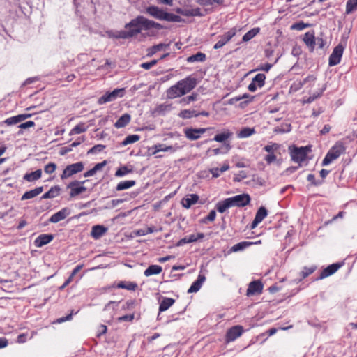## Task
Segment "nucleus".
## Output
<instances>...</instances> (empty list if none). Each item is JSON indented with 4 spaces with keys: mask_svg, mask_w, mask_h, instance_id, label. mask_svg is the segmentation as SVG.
Returning <instances> with one entry per match:
<instances>
[{
    "mask_svg": "<svg viewBox=\"0 0 357 357\" xmlns=\"http://www.w3.org/2000/svg\"><path fill=\"white\" fill-rule=\"evenodd\" d=\"M345 151V147L342 142H337L332 146L322 161V165L326 166L337 159Z\"/></svg>",
    "mask_w": 357,
    "mask_h": 357,
    "instance_id": "nucleus-3",
    "label": "nucleus"
},
{
    "mask_svg": "<svg viewBox=\"0 0 357 357\" xmlns=\"http://www.w3.org/2000/svg\"><path fill=\"white\" fill-rule=\"evenodd\" d=\"M132 172V169H129L127 166H123L119 168L116 172L115 176L117 177H122L129 173Z\"/></svg>",
    "mask_w": 357,
    "mask_h": 357,
    "instance_id": "nucleus-48",
    "label": "nucleus"
},
{
    "mask_svg": "<svg viewBox=\"0 0 357 357\" xmlns=\"http://www.w3.org/2000/svg\"><path fill=\"white\" fill-rule=\"evenodd\" d=\"M84 169V163L78 162L66 166L61 175V178L64 180L73 175L81 172Z\"/></svg>",
    "mask_w": 357,
    "mask_h": 357,
    "instance_id": "nucleus-6",
    "label": "nucleus"
},
{
    "mask_svg": "<svg viewBox=\"0 0 357 357\" xmlns=\"http://www.w3.org/2000/svg\"><path fill=\"white\" fill-rule=\"evenodd\" d=\"M343 51L344 47L340 44L337 45L333 49L332 54L329 56L328 65L330 66H334L340 63L342 56Z\"/></svg>",
    "mask_w": 357,
    "mask_h": 357,
    "instance_id": "nucleus-9",
    "label": "nucleus"
},
{
    "mask_svg": "<svg viewBox=\"0 0 357 357\" xmlns=\"http://www.w3.org/2000/svg\"><path fill=\"white\" fill-rule=\"evenodd\" d=\"M341 265L339 264H333L325 268L321 273L320 276L318 279L322 280L326 277H328L335 273L340 268Z\"/></svg>",
    "mask_w": 357,
    "mask_h": 357,
    "instance_id": "nucleus-18",
    "label": "nucleus"
},
{
    "mask_svg": "<svg viewBox=\"0 0 357 357\" xmlns=\"http://www.w3.org/2000/svg\"><path fill=\"white\" fill-rule=\"evenodd\" d=\"M83 268V265H77L71 272L68 278L65 281L62 286L60 287L61 289L66 287L73 280L74 276Z\"/></svg>",
    "mask_w": 357,
    "mask_h": 357,
    "instance_id": "nucleus-32",
    "label": "nucleus"
},
{
    "mask_svg": "<svg viewBox=\"0 0 357 357\" xmlns=\"http://www.w3.org/2000/svg\"><path fill=\"white\" fill-rule=\"evenodd\" d=\"M255 133V128H251L248 127L243 128L238 133L237 137L240 139L247 138L250 137L252 135Z\"/></svg>",
    "mask_w": 357,
    "mask_h": 357,
    "instance_id": "nucleus-35",
    "label": "nucleus"
},
{
    "mask_svg": "<svg viewBox=\"0 0 357 357\" xmlns=\"http://www.w3.org/2000/svg\"><path fill=\"white\" fill-rule=\"evenodd\" d=\"M267 214L268 213L266 208L264 206H261L257 211L255 218L259 220V222H261L267 216Z\"/></svg>",
    "mask_w": 357,
    "mask_h": 357,
    "instance_id": "nucleus-46",
    "label": "nucleus"
},
{
    "mask_svg": "<svg viewBox=\"0 0 357 357\" xmlns=\"http://www.w3.org/2000/svg\"><path fill=\"white\" fill-rule=\"evenodd\" d=\"M259 28H254L250 30L243 36V41L248 42L250 40L259 32Z\"/></svg>",
    "mask_w": 357,
    "mask_h": 357,
    "instance_id": "nucleus-43",
    "label": "nucleus"
},
{
    "mask_svg": "<svg viewBox=\"0 0 357 357\" xmlns=\"http://www.w3.org/2000/svg\"><path fill=\"white\" fill-rule=\"evenodd\" d=\"M315 266L304 267L301 273L302 278H305L306 277L312 274L315 271Z\"/></svg>",
    "mask_w": 357,
    "mask_h": 357,
    "instance_id": "nucleus-52",
    "label": "nucleus"
},
{
    "mask_svg": "<svg viewBox=\"0 0 357 357\" xmlns=\"http://www.w3.org/2000/svg\"><path fill=\"white\" fill-rule=\"evenodd\" d=\"M135 184H136V182H135V181H133V180L121 181L116 185V190L117 191H121L123 190L130 188L133 187L134 185H135Z\"/></svg>",
    "mask_w": 357,
    "mask_h": 357,
    "instance_id": "nucleus-31",
    "label": "nucleus"
},
{
    "mask_svg": "<svg viewBox=\"0 0 357 357\" xmlns=\"http://www.w3.org/2000/svg\"><path fill=\"white\" fill-rule=\"evenodd\" d=\"M199 196L195 194H191L189 197L182 199V206L185 208H189L192 205L198 202Z\"/></svg>",
    "mask_w": 357,
    "mask_h": 357,
    "instance_id": "nucleus-22",
    "label": "nucleus"
},
{
    "mask_svg": "<svg viewBox=\"0 0 357 357\" xmlns=\"http://www.w3.org/2000/svg\"><path fill=\"white\" fill-rule=\"evenodd\" d=\"M125 29L127 38H132L140 33L142 30L149 31L151 29H162L163 26L155 21L149 20L142 15H138L130 22L126 24Z\"/></svg>",
    "mask_w": 357,
    "mask_h": 357,
    "instance_id": "nucleus-1",
    "label": "nucleus"
},
{
    "mask_svg": "<svg viewBox=\"0 0 357 357\" xmlns=\"http://www.w3.org/2000/svg\"><path fill=\"white\" fill-rule=\"evenodd\" d=\"M175 300L171 298H164L159 306V312H164L168 310L174 303Z\"/></svg>",
    "mask_w": 357,
    "mask_h": 357,
    "instance_id": "nucleus-27",
    "label": "nucleus"
},
{
    "mask_svg": "<svg viewBox=\"0 0 357 357\" xmlns=\"http://www.w3.org/2000/svg\"><path fill=\"white\" fill-rule=\"evenodd\" d=\"M308 26H309L308 24H305L303 22H298V23L294 24L291 26V29H296V30L301 31V30H303L305 28L307 27Z\"/></svg>",
    "mask_w": 357,
    "mask_h": 357,
    "instance_id": "nucleus-58",
    "label": "nucleus"
},
{
    "mask_svg": "<svg viewBox=\"0 0 357 357\" xmlns=\"http://www.w3.org/2000/svg\"><path fill=\"white\" fill-rule=\"evenodd\" d=\"M198 94L197 93H192L190 96H188L187 97L183 98L180 100L179 103L185 106L187 105H189L191 102L195 101L197 100Z\"/></svg>",
    "mask_w": 357,
    "mask_h": 357,
    "instance_id": "nucleus-42",
    "label": "nucleus"
},
{
    "mask_svg": "<svg viewBox=\"0 0 357 357\" xmlns=\"http://www.w3.org/2000/svg\"><path fill=\"white\" fill-rule=\"evenodd\" d=\"M157 60H152L150 62H146L141 64V67L145 70H149L157 63Z\"/></svg>",
    "mask_w": 357,
    "mask_h": 357,
    "instance_id": "nucleus-57",
    "label": "nucleus"
},
{
    "mask_svg": "<svg viewBox=\"0 0 357 357\" xmlns=\"http://www.w3.org/2000/svg\"><path fill=\"white\" fill-rule=\"evenodd\" d=\"M357 10V0H348L346 4V13L347 14L353 13Z\"/></svg>",
    "mask_w": 357,
    "mask_h": 357,
    "instance_id": "nucleus-44",
    "label": "nucleus"
},
{
    "mask_svg": "<svg viewBox=\"0 0 357 357\" xmlns=\"http://www.w3.org/2000/svg\"><path fill=\"white\" fill-rule=\"evenodd\" d=\"M197 84L196 78L188 76L169 87L166 91L167 97L169 99L181 97L195 89Z\"/></svg>",
    "mask_w": 357,
    "mask_h": 357,
    "instance_id": "nucleus-2",
    "label": "nucleus"
},
{
    "mask_svg": "<svg viewBox=\"0 0 357 357\" xmlns=\"http://www.w3.org/2000/svg\"><path fill=\"white\" fill-rule=\"evenodd\" d=\"M280 145L276 143H271L270 144H268L264 147V150L268 153H274V151L279 149Z\"/></svg>",
    "mask_w": 357,
    "mask_h": 357,
    "instance_id": "nucleus-51",
    "label": "nucleus"
},
{
    "mask_svg": "<svg viewBox=\"0 0 357 357\" xmlns=\"http://www.w3.org/2000/svg\"><path fill=\"white\" fill-rule=\"evenodd\" d=\"M204 237V234L203 233H198L197 234H191L190 236H185L178 241L176 243L177 246H182L185 243H190L193 242H196L199 240L203 239Z\"/></svg>",
    "mask_w": 357,
    "mask_h": 357,
    "instance_id": "nucleus-16",
    "label": "nucleus"
},
{
    "mask_svg": "<svg viewBox=\"0 0 357 357\" xmlns=\"http://www.w3.org/2000/svg\"><path fill=\"white\" fill-rule=\"evenodd\" d=\"M229 169V165L227 163H225L221 168H211L209 172L212 174L213 178H218L220 176L221 173L227 171Z\"/></svg>",
    "mask_w": 357,
    "mask_h": 357,
    "instance_id": "nucleus-30",
    "label": "nucleus"
},
{
    "mask_svg": "<svg viewBox=\"0 0 357 357\" xmlns=\"http://www.w3.org/2000/svg\"><path fill=\"white\" fill-rule=\"evenodd\" d=\"M105 149V146L103 144H97L91 148L88 151L87 154H96L101 152Z\"/></svg>",
    "mask_w": 357,
    "mask_h": 357,
    "instance_id": "nucleus-49",
    "label": "nucleus"
},
{
    "mask_svg": "<svg viewBox=\"0 0 357 357\" xmlns=\"http://www.w3.org/2000/svg\"><path fill=\"white\" fill-rule=\"evenodd\" d=\"M42 171L41 169H37L35 172H32L29 174H26L24 176V179L32 182L39 179L41 177Z\"/></svg>",
    "mask_w": 357,
    "mask_h": 357,
    "instance_id": "nucleus-33",
    "label": "nucleus"
},
{
    "mask_svg": "<svg viewBox=\"0 0 357 357\" xmlns=\"http://www.w3.org/2000/svg\"><path fill=\"white\" fill-rule=\"evenodd\" d=\"M139 139L140 137L138 135H130L124 139V140L121 142V145L127 146L128 144H133L139 141Z\"/></svg>",
    "mask_w": 357,
    "mask_h": 357,
    "instance_id": "nucleus-41",
    "label": "nucleus"
},
{
    "mask_svg": "<svg viewBox=\"0 0 357 357\" xmlns=\"http://www.w3.org/2000/svg\"><path fill=\"white\" fill-rule=\"evenodd\" d=\"M232 207L229 199H225L222 202H219L216 204V209L219 213H224L227 208Z\"/></svg>",
    "mask_w": 357,
    "mask_h": 357,
    "instance_id": "nucleus-36",
    "label": "nucleus"
},
{
    "mask_svg": "<svg viewBox=\"0 0 357 357\" xmlns=\"http://www.w3.org/2000/svg\"><path fill=\"white\" fill-rule=\"evenodd\" d=\"M86 130V127L83 124H78L75 126L70 132V135L80 134Z\"/></svg>",
    "mask_w": 357,
    "mask_h": 357,
    "instance_id": "nucleus-50",
    "label": "nucleus"
},
{
    "mask_svg": "<svg viewBox=\"0 0 357 357\" xmlns=\"http://www.w3.org/2000/svg\"><path fill=\"white\" fill-rule=\"evenodd\" d=\"M116 287L119 289L135 291L137 288V284L133 282L121 281L116 284Z\"/></svg>",
    "mask_w": 357,
    "mask_h": 357,
    "instance_id": "nucleus-28",
    "label": "nucleus"
},
{
    "mask_svg": "<svg viewBox=\"0 0 357 357\" xmlns=\"http://www.w3.org/2000/svg\"><path fill=\"white\" fill-rule=\"evenodd\" d=\"M105 33L109 38L127 39V37L126 35V31H107L105 32Z\"/></svg>",
    "mask_w": 357,
    "mask_h": 357,
    "instance_id": "nucleus-37",
    "label": "nucleus"
},
{
    "mask_svg": "<svg viewBox=\"0 0 357 357\" xmlns=\"http://www.w3.org/2000/svg\"><path fill=\"white\" fill-rule=\"evenodd\" d=\"M61 188L58 185L52 187L47 192L43 195L41 199H52L59 195Z\"/></svg>",
    "mask_w": 357,
    "mask_h": 357,
    "instance_id": "nucleus-24",
    "label": "nucleus"
},
{
    "mask_svg": "<svg viewBox=\"0 0 357 357\" xmlns=\"http://www.w3.org/2000/svg\"><path fill=\"white\" fill-rule=\"evenodd\" d=\"M70 214V210L68 208H67V207L63 208L59 211L53 214L49 219V221L52 223H57V222L64 220Z\"/></svg>",
    "mask_w": 357,
    "mask_h": 357,
    "instance_id": "nucleus-14",
    "label": "nucleus"
},
{
    "mask_svg": "<svg viewBox=\"0 0 357 357\" xmlns=\"http://www.w3.org/2000/svg\"><path fill=\"white\" fill-rule=\"evenodd\" d=\"M233 135V133L229 130H226L220 134L215 135L213 140L218 142H224Z\"/></svg>",
    "mask_w": 357,
    "mask_h": 357,
    "instance_id": "nucleus-29",
    "label": "nucleus"
},
{
    "mask_svg": "<svg viewBox=\"0 0 357 357\" xmlns=\"http://www.w3.org/2000/svg\"><path fill=\"white\" fill-rule=\"evenodd\" d=\"M275 160H276V156L274 153H268L265 157V160L266 161V162L268 164H271V163L273 162L274 161H275Z\"/></svg>",
    "mask_w": 357,
    "mask_h": 357,
    "instance_id": "nucleus-64",
    "label": "nucleus"
},
{
    "mask_svg": "<svg viewBox=\"0 0 357 357\" xmlns=\"http://www.w3.org/2000/svg\"><path fill=\"white\" fill-rule=\"evenodd\" d=\"M178 116L182 119H190L192 117L199 116V114H197V112L195 110L184 109L179 113Z\"/></svg>",
    "mask_w": 357,
    "mask_h": 357,
    "instance_id": "nucleus-39",
    "label": "nucleus"
},
{
    "mask_svg": "<svg viewBox=\"0 0 357 357\" xmlns=\"http://www.w3.org/2000/svg\"><path fill=\"white\" fill-rule=\"evenodd\" d=\"M134 319V314H127L122 317H119L118 320L119 321H131Z\"/></svg>",
    "mask_w": 357,
    "mask_h": 357,
    "instance_id": "nucleus-63",
    "label": "nucleus"
},
{
    "mask_svg": "<svg viewBox=\"0 0 357 357\" xmlns=\"http://www.w3.org/2000/svg\"><path fill=\"white\" fill-rule=\"evenodd\" d=\"M236 33V29L232 28L224 34L218 36V42L214 45L215 50L220 49L226 45Z\"/></svg>",
    "mask_w": 357,
    "mask_h": 357,
    "instance_id": "nucleus-8",
    "label": "nucleus"
},
{
    "mask_svg": "<svg viewBox=\"0 0 357 357\" xmlns=\"http://www.w3.org/2000/svg\"><path fill=\"white\" fill-rule=\"evenodd\" d=\"M252 244H253L252 242H248V241L240 242V243L234 245V246H232L231 248V251H232V252L241 251Z\"/></svg>",
    "mask_w": 357,
    "mask_h": 357,
    "instance_id": "nucleus-40",
    "label": "nucleus"
},
{
    "mask_svg": "<svg viewBox=\"0 0 357 357\" xmlns=\"http://www.w3.org/2000/svg\"><path fill=\"white\" fill-rule=\"evenodd\" d=\"M265 79L266 76L264 74L259 73L255 75L252 82L257 84L259 87H262L264 85Z\"/></svg>",
    "mask_w": 357,
    "mask_h": 357,
    "instance_id": "nucleus-47",
    "label": "nucleus"
},
{
    "mask_svg": "<svg viewBox=\"0 0 357 357\" xmlns=\"http://www.w3.org/2000/svg\"><path fill=\"white\" fill-rule=\"evenodd\" d=\"M154 231H155V229H154L153 227H147L146 229H139L137 231V234L139 236H145V235H147L149 234L153 233Z\"/></svg>",
    "mask_w": 357,
    "mask_h": 357,
    "instance_id": "nucleus-56",
    "label": "nucleus"
},
{
    "mask_svg": "<svg viewBox=\"0 0 357 357\" xmlns=\"http://www.w3.org/2000/svg\"><path fill=\"white\" fill-rule=\"evenodd\" d=\"M206 128H186L184 130L185 137L190 140H197L200 135L206 132Z\"/></svg>",
    "mask_w": 357,
    "mask_h": 357,
    "instance_id": "nucleus-12",
    "label": "nucleus"
},
{
    "mask_svg": "<svg viewBox=\"0 0 357 357\" xmlns=\"http://www.w3.org/2000/svg\"><path fill=\"white\" fill-rule=\"evenodd\" d=\"M243 332V328L241 326L237 325L229 328L226 334L227 342L234 341L236 338L240 337Z\"/></svg>",
    "mask_w": 357,
    "mask_h": 357,
    "instance_id": "nucleus-11",
    "label": "nucleus"
},
{
    "mask_svg": "<svg viewBox=\"0 0 357 357\" xmlns=\"http://www.w3.org/2000/svg\"><path fill=\"white\" fill-rule=\"evenodd\" d=\"M291 160L296 162H301L305 160L308 152L310 151L308 146L289 147Z\"/></svg>",
    "mask_w": 357,
    "mask_h": 357,
    "instance_id": "nucleus-4",
    "label": "nucleus"
},
{
    "mask_svg": "<svg viewBox=\"0 0 357 357\" xmlns=\"http://www.w3.org/2000/svg\"><path fill=\"white\" fill-rule=\"evenodd\" d=\"M20 122V121L19 119L18 115L8 118L4 121V123H6L7 126L15 125Z\"/></svg>",
    "mask_w": 357,
    "mask_h": 357,
    "instance_id": "nucleus-53",
    "label": "nucleus"
},
{
    "mask_svg": "<svg viewBox=\"0 0 357 357\" xmlns=\"http://www.w3.org/2000/svg\"><path fill=\"white\" fill-rule=\"evenodd\" d=\"M54 238L52 234H40L34 241V245L37 248H41L50 242Z\"/></svg>",
    "mask_w": 357,
    "mask_h": 357,
    "instance_id": "nucleus-17",
    "label": "nucleus"
},
{
    "mask_svg": "<svg viewBox=\"0 0 357 357\" xmlns=\"http://www.w3.org/2000/svg\"><path fill=\"white\" fill-rule=\"evenodd\" d=\"M307 179L308 181H310L312 185H313L314 186L320 185L322 183V181H317L315 179L314 175L312 174H308V176H307Z\"/></svg>",
    "mask_w": 357,
    "mask_h": 357,
    "instance_id": "nucleus-55",
    "label": "nucleus"
},
{
    "mask_svg": "<svg viewBox=\"0 0 357 357\" xmlns=\"http://www.w3.org/2000/svg\"><path fill=\"white\" fill-rule=\"evenodd\" d=\"M167 45L160 43L155 45H153L151 48L149 49L148 56H153L157 52L162 50L164 48L167 47Z\"/></svg>",
    "mask_w": 357,
    "mask_h": 357,
    "instance_id": "nucleus-45",
    "label": "nucleus"
},
{
    "mask_svg": "<svg viewBox=\"0 0 357 357\" xmlns=\"http://www.w3.org/2000/svg\"><path fill=\"white\" fill-rule=\"evenodd\" d=\"M125 89H116L111 92H107L105 94L99 98L98 103L99 105H103L109 102L115 100L117 98H121L124 96Z\"/></svg>",
    "mask_w": 357,
    "mask_h": 357,
    "instance_id": "nucleus-5",
    "label": "nucleus"
},
{
    "mask_svg": "<svg viewBox=\"0 0 357 357\" xmlns=\"http://www.w3.org/2000/svg\"><path fill=\"white\" fill-rule=\"evenodd\" d=\"M145 13L157 20H162L165 11L158 6H151L146 8Z\"/></svg>",
    "mask_w": 357,
    "mask_h": 357,
    "instance_id": "nucleus-15",
    "label": "nucleus"
},
{
    "mask_svg": "<svg viewBox=\"0 0 357 357\" xmlns=\"http://www.w3.org/2000/svg\"><path fill=\"white\" fill-rule=\"evenodd\" d=\"M131 120V116L129 114H123L114 123V127L116 128H122L127 126Z\"/></svg>",
    "mask_w": 357,
    "mask_h": 357,
    "instance_id": "nucleus-23",
    "label": "nucleus"
},
{
    "mask_svg": "<svg viewBox=\"0 0 357 357\" xmlns=\"http://www.w3.org/2000/svg\"><path fill=\"white\" fill-rule=\"evenodd\" d=\"M263 290V284L259 280H255L251 282L248 288L247 289L246 295L253 296L255 294H259L262 292Z\"/></svg>",
    "mask_w": 357,
    "mask_h": 357,
    "instance_id": "nucleus-13",
    "label": "nucleus"
},
{
    "mask_svg": "<svg viewBox=\"0 0 357 357\" xmlns=\"http://www.w3.org/2000/svg\"><path fill=\"white\" fill-rule=\"evenodd\" d=\"M87 181H74L70 182L68 185L67 188L70 189V196L75 197L81 193L84 192L86 190V188L83 186V184Z\"/></svg>",
    "mask_w": 357,
    "mask_h": 357,
    "instance_id": "nucleus-7",
    "label": "nucleus"
},
{
    "mask_svg": "<svg viewBox=\"0 0 357 357\" xmlns=\"http://www.w3.org/2000/svg\"><path fill=\"white\" fill-rule=\"evenodd\" d=\"M56 168V165L54 162H50L45 166L44 171L46 174H52Z\"/></svg>",
    "mask_w": 357,
    "mask_h": 357,
    "instance_id": "nucleus-54",
    "label": "nucleus"
},
{
    "mask_svg": "<svg viewBox=\"0 0 357 357\" xmlns=\"http://www.w3.org/2000/svg\"><path fill=\"white\" fill-rule=\"evenodd\" d=\"M206 59L205 54L202 52H197L195 54L191 55L188 57L187 61L189 63L197 62V61H204Z\"/></svg>",
    "mask_w": 357,
    "mask_h": 357,
    "instance_id": "nucleus-38",
    "label": "nucleus"
},
{
    "mask_svg": "<svg viewBox=\"0 0 357 357\" xmlns=\"http://www.w3.org/2000/svg\"><path fill=\"white\" fill-rule=\"evenodd\" d=\"M231 206L243 207L250 203V197L247 194H241L228 198Z\"/></svg>",
    "mask_w": 357,
    "mask_h": 357,
    "instance_id": "nucleus-10",
    "label": "nucleus"
},
{
    "mask_svg": "<svg viewBox=\"0 0 357 357\" xmlns=\"http://www.w3.org/2000/svg\"><path fill=\"white\" fill-rule=\"evenodd\" d=\"M202 3L204 6H212L214 3L220 4L223 2V0H201Z\"/></svg>",
    "mask_w": 357,
    "mask_h": 357,
    "instance_id": "nucleus-60",
    "label": "nucleus"
},
{
    "mask_svg": "<svg viewBox=\"0 0 357 357\" xmlns=\"http://www.w3.org/2000/svg\"><path fill=\"white\" fill-rule=\"evenodd\" d=\"M43 191V187L40 186L37 187L35 189H33L29 191H26L24 193V195L21 197V200H26L34 198L42 193Z\"/></svg>",
    "mask_w": 357,
    "mask_h": 357,
    "instance_id": "nucleus-21",
    "label": "nucleus"
},
{
    "mask_svg": "<svg viewBox=\"0 0 357 357\" xmlns=\"http://www.w3.org/2000/svg\"><path fill=\"white\" fill-rule=\"evenodd\" d=\"M167 22H181L183 21L182 17L179 15H174L173 13H169L167 12L164 13L163 20Z\"/></svg>",
    "mask_w": 357,
    "mask_h": 357,
    "instance_id": "nucleus-34",
    "label": "nucleus"
},
{
    "mask_svg": "<svg viewBox=\"0 0 357 357\" xmlns=\"http://www.w3.org/2000/svg\"><path fill=\"white\" fill-rule=\"evenodd\" d=\"M35 126V123L32 121H29L25 123H22L19 126V128L21 129H26L31 127H33Z\"/></svg>",
    "mask_w": 357,
    "mask_h": 357,
    "instance_id": "nucleus-61",
    "label": "nucleus"
},
{
    "mask_svg": "<svg viewBox=\"0 0 357 357\" xmlns=\"http://www.w3.org/2000/svg\"><path fill=\"white\" fill-rule=\"evenodd\" d=\"M162 271V268L159 265H151L144 272V274L146 277H149L153 275L160 274Z\"/></svg>",
    "mask_w": 357,
    "mask_h": 357,
    "instance_id": "nucleus-26",
    "label": "nucleus"
},
{
    "mask_svg": "<svg viewBox=\"0 0 357 357\" xmlns=\"http://www.w3.org/2000/svg\"><path fill=\"white\" fill-rule=\"evenodd\" d=\"M325 89H326V86L324 85L321 89H319L317 91L314 92L311 95V96L314 98V100H316L317 98L321 96V95H322L323 92L325 91Z\"/></svg>",
    "mask_w": 357,
    "mask_h": 357,
    "instance_id": "nucleus-62",
    "label": "nucleus"
},
{
    "mask_svg": "<svg viewBox=\"0 0 357 357\" xmlns=\"http://www.w3.org/2000/svg\"><path fill=\"white\" fill-rule=\"evenodd\" d=\"M165 144H156L154 146V147H153V149H154V151H153V155H155L157 154L158 152L160 151H165Z\"/></svg>",
    "mask_w": 357,
    "mask_h": 357,
    "instance_id": "nucleus-59",
    "label": "nucleus"
},
{
    "mask_svg": "<svg viewBox=\"0 0 357 357\" xmlns=\"http://www.w3.org/2000/svg\"><path fill=\"white\" fill-rule=\"evenodd\" d=\"M206 278L204 275L199 274L197 279L192 282L190 287L188 290V293L197 292L204 282Z\"/></svg>",
    "mask_w": 357,
    "mask_h": 357,
    "instance_id": "nucleus-19",
    "label": "nucleus"
},
{
    "mask_svg": "<svg viewBox=\"0 0 357 357\" xmlns=\"http://www.w3.org/2000/svg\"><path fill=\"white\" fill-rule=\"evenodd\" d=\"M107 231V229L102 225H95L92 227L91 235L95 239L100 238Z\"/></svg>",
    "mask_w": 357,
    "mask_h": 357,
    "instance_id": "nucleus-20",
    "label": "nucleus"
},
{
    "mask_svg": "<svg viewBox=\"0 0 357 357\" xmlns=\"http://www.w3.org/2000/svg\"><path fill=\"white\" fill-rule=\"evenodd\" d=\"M303 41L309 47H310V50L313 51L315 46V37L313 33L307 32L305 33L303 37Z\"/></svg>",
    "mask_w": 357,
    "mask_h": 357,
    "instance_id": "nucleus-25",
    "label": "nucleus"
}]
</instances>
